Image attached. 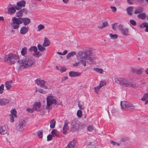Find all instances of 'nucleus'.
Masks as SVG:
<instances>
[{
	"instance_id": "nucleus-24",
	"label": "nucleus",
	"mask_w": 148,
	"mask_h": 148,
	"mask_svg": "<svg viewBox=\"0 0 148 148\" xmlns=\"http://www.w3.org/2000/svg\"><path fill=\"white\" fill-rule=\"evenodd\" d=\"M50 42L48 39L45 38L42 45L43 47H47L49 46L50 45Z\"/></svg>"
},
{
	"instance_id": "nucleus-11",
	"label": "nucleus",
	"mask_w": 148,
	"mask_h": 148,
	"mask_svg": "<svg viewBox=\"0 0 148 148\" xmlns=\"http://www.w3.org/2000/svg\"><path fill=\"white\" fill-rule=\"evenodd\" d=\"M25 1L22 0L17 3L16 5L15 6V8L17 10H20L22 7H24L25 4Z\"/></svg>"
},
{
	"instance_id": "nucleus-34",
	"label": "nucleus",
	"mask_w": 148,
	"mask_h": 148,
	"mask_svg": "<svg viewBox=\"0 0 148 148\" xmlns=\"http://www.w3.org/2000/svg\"><path fill=\"white\" fill-rule=\"evenodd\" d=\"M45 28V26L42 24H40L37 26V31L40 32Z\"/></svg>"
},
{
	"instance_id": "nucleus-48",
	"label": "nucleus",
	"mask_w": 148,
	"mask_h": 148,
	"mask_svg": "<svg viewBox=\"0 0 148 148\" xmlns=\"http://www.w3.org/2000/svg\"><path fill=\"white\" fill-rule=\"evenodd\" d=\"M111 144H112L113 145L116 146V145L119 146L120 143H118L114 142L113 141L111 140L110 141Z\"/></svg>"
},
{
	"instance_id": "nucleus-32",
	"label": "nucleus",
	"mask_w": 148,
	"mask_h": 148,
	"mask_svg": "<svg viewBox=\"0 0 148 148\" xmlns=\"http://www.w3.org/2000/svg\"><path fill=\"white\" fill-rule=\"evenodd\" d=\"M93 70L95 71L100 74H102L103 72L104 71L102 69L95 68H94Z\"/></svg>"
},
{
	"instance_id": "nucleus-5",
	"label": "nucleus",
	"mask_w": 148,
	"mask_h": 148,
	"mask_svg": "<svg viewBox=\"0 0 148 148\" xmlns=\"http://www.w3.org/2000/svg\"><path fill=\"white\" fill-rule=\"evenodd\" d=\"M78 59L80 61L83 66H85L86 65V60H91V58L90 57L87 56L86 52H83L81 54L80 57L78 58Z\"/></svg>"
},
{
	"instance_id": "nucleus-33",
	"label": "nucleus",
	"mask_w": 148,
	"mask_h": 148,
	"mask_svg": "<svg viewBox=\"0 0 148 148\" xmlns=\"http://www.w3.org/2000/svg\"><path fill=\"white\" fill-rule=\"evenodd\" d=\"M78 106L80 109L83 110L84 109V104L83 103H80V101L78 103Z\"/></svg>"
},
{
	"instance_id": "nucleus-4",
	"label": "nucleus",
	"mask_w": 148,
	"mask_h": 148,
	"mask_svg": "<svg viewBox=\"0 0 148 148\" xmlns=\"http://www.w3.org/2000/svg\"><path fill=\"white\" fill-rule=\"evenodd\" d=\"M19 58V57L18 55L12 53L6 55L4 57L5 60L9 61L11 64H14L15 62V61Z\"/></svg>"
},
{
	"instance_id": "nucleus-39",
	"label": "nucleus",
	"mask_w": 148,
	"mask_h": 148,
	"mask_svg": "<svg viewBox=\"0 0 148 148\" xmlns=\"http://www.w3.org/2000/svg\"><path fill=\"white\" fill-rule=\"evenodd\" d=\"M29 50L30 51H33L34 52H36L37 51V48L36 46H33L31 47Z\"/></svg>"
},
{
	"instance_id": "nucleus-64",
	"label": "nucleus",
	"mask_w": 148,
	"mask_h": 148,
	"mask_svg": "<svg viewBox=\"0 0 148 148\" xmlns=\"http://www.w3.org/2000/svg\"><path fill=\"white\" fill-rule=\"evenodd\" d=\"M62 0L64 3H66L68 2L69 0Z\"/></svg>"
},
{
	"instance_id": "nucleus-28",
	"label": "nucleus",
	"mask_w": 148,
	"mask_h": 148,
	"mask_svg": "<svg viewBox=\"0 0 148 148\" xmlns=\"http://www.w3.org/2000/svg\"><path fill=\"white\" fill-rule=\"evenodd\" d=\"M27 49L26 47H23L21 51V53L22 55L23 56H25L27 54Z\"/></svg>"
},
{
	"instance_id": "nucleus-15",
	"label": "nucleus",
	"mask_w": 148,
	"mask_h": 148,
	"mask_svg": "<svg viewBox=\"0 0 148 148\" xmlns=\"http://www.w3.org/2000/svg\"><path fill=\"white\" fill-rule=\"evenodd\" d=\"M9 99L5 98L0 99V106H5L9 103Z\"/></svg>"
},
{
	"instance_id": "nucleus-18",
	"label": "nucleus",
	"mask_w": 148,
	"mask_h": 148,
	"mask_svg": "<svg viewBox=\"0 0 148 148\" xmlns=\"http://www.w3.org/2000/svg\"><path fill=\"white\" fill-rule=\"evenodd\" d=\"M81 73L77 72H74L73 71H71L69 73V75L71 77H77L80 75Z\"/></svg>"
},
{
	"instance_id": "nucleus-36",
	"label": "nucleus",
	"mask_w": 148,
	"mask_h": 148,
	"mask_svg": "<svg viewBox=\"0 0 148 148\" xmlns=\"http://www.w3.org/2000/svg\"><path fill=\"white\" fill-rule=\"evenodd\" d=\"M11 114L10 115L14 116V117H16V112L15 109H13L11 110Z\"/></svg>"
},
{
	"instance_id": "nucleus-43",
	"label": "nucleus",
	"mask_w": 148,
	"mask_h": 148,
	"mask_svg": "<svg viewBox=\"0 0 148 148\" xmlns=\"http://www.w3.org/2000/svg\"><path fill=\"white\" fill-rule=\"evenodd\" d=\"M77 116L79 118L81 117L82 116V112L81 110H78L77 113Z\"/></svg>"
},
{
	"instance_id": "nucleus-21",
	"label": "nucleus",
	"mask_w": 148,
	"mask_h": 148,
	"mask_svg": "<svg viewBox=\"0 0 148 148\" xmlns=\"http://www.w3.org/2000/svg\"><path fill=\"white\" fill-rule=\"evenodd\" d=\"M31 21L30 19L28 18H22V23H23L25 25H26L30 23Z\"/></svg>"
},
{
	"instance_id": "nucleus-46",
	"label": "nucleus",
	"mask_w": 148,
	"mask_h": 148,
	"mask_svg": "<svg viewBox=\"0 0 148 148\" xmlns=\"http://www.w3.org/2000/svg\"><path fill=\"white\" fill-rule=\"evenodd\" d=\"M4 90V85L3 84H1L0 86V94H2Z\"/></svg>"
},
{
	"instance_id": "nucleus-27",
	"label": "nucleus",
	"mask_w": 148,
	"mask_h": 148,
	"mask_svg": "<svg viewBox=\"0 0 148 148\" xmlns=\"http://www.w3.org/2000/svg\"><path fill=\"white\" fill-rule=\"evenodd\" d=\"M16 8L14 7H11L8 8V11L9 14H13L16 11Z\"/></svg>"
},
{
	"instance_id": "nucleus-26",
	"label": "nucleus",
	"mask_w": 148,
	"mask_h": 148,
	"mask_svg": "<svg viewBox=\"0 0 148 148\" xmlns=\"http://www.w3.org/2000/svg\"><path fill=\"white\" fill-rule=\"evenodd\" d=\"M41 107V104L39 102H35L33 106V108L36 110H39Z\"/></svg>"
},
{
	"instance_id": "nucleus-52",
	"label": "nucleus",
	"mask_w": 148,
	"mask_h": 148,
	"mask_svg": "<svg viewBox=\"0 0 148 148\" xmlns=\"http://www.w3.org/2000/svg\"><path fill=\"white\" fill-rule=\"evenodd\" d=\"M90 56L91 57H92L95 55V53L92 51H90L89 52Z\"/></svg>"
},
{
	"instance_id": "nucleus-2",
	"label": "nucleus",
	"mask_w": 148,
	"mask_h": 148,
	"mask_svg": "<svg viewBox=\"0 0 148 148\" xmlns=\"http://www.w3.org/2000/svg\"><path fill=\"white\" fill-rule=\"evenodd\" d=\"M47 105L46 109L49 110L51 109L52 104H56L57 100L55 97L52 95H48L47 97Z\"/></svg>"
},
{
	"instance_id": "nucleus-56",
	"label": "nucleus",
	"mask_w": 148,
	"mask_h": 148,
	"mask_svg": "<svg viewBox=\"0 0 148 148\" xmlns=\"http://www.w3.org/2000/svg\"><path fill=\"white\" fill-rule=\"evenodd\" d=\"M38 92L40 93L45 94L46 92L42 89H39L38 90Z\"/></svg>"
},
{
	"instance_id": "nucleus-14",
	"label": "nucleus",
	"mask_w": 148,
	"mask_h": 148,
	"mask_svg": "<svg viewBox=\"0 0 148 148\" xmlns=\"http://www.w3.org/2000/svg\"><path fill=\"white\" fill-rule=\"evenodd\" d=\"M13 82L12 80L7 81L5 83V88L7 90H10L12 87Z\"/></svg>"
},
{
	"instance_id": "nucleus-50",
	"label": "nucleus",
	"mask_w": 148,
	"mask_h": 148,
	"mask_svg": "<svg viewBox=\"0 0 148 148\" xmlns=\"http://www.w3.org/2000/svg\"><path fill=\"white\" fill-rule=\"evenodd\" d=\"M52 136L51 135H49L47 136V141L51 140L52 139Z\"/></svg>"
},
{
	"instance_id": "nucleus-38",
	"label": "nucleus",
	"mask_w": 148,
	"mask_h": 148,
	"mask_svg": "<svg viewBox=\"0 0 148 148\" xmlns=\"http://www.w3.org/2000/svg\"><path fill=\"white\" fill-rule=\"evenodd\" d=\"M37 47L39 50L41 51H43L45 49V48L44 47L41 45L38 44L37 45Z\"/></svg>"
},
{
	"instance_id": "nucleus-16",
	"label": "nucleus",
	"mask_w": 148,
	"mask_h": 148,
	"mask_svg": "<svg viewBox=\"0 0 148 148\" xmlns=\"http://www.w3.org/2000/svg\"><path fill=\"white\" fill-rule=\"evenodd\" d=\"M27 10L25 8L23 9L16 12V16L18 17H21L22 16L23 13H25V14H27Z\"/></svg>"
},
{
	"instance_id": "nucleus-3",
	"label": "nucleus",
	"mask_w": 148,
	"mask_h": 148,
	"mask_svg": "<svg viewBox=\"0 0 148 148\" xmlns=\"http://www.w3.org/2000/svg\"><path fill=\"white\" fill-rule=\"evenodd\" d=\"M22 18L13 17L12 19L11 25L14 29H17L19 27V25L22 23Z\"/></svg>"
},
{
	"instance_id": "nucleus-35",
	"label": "nucleus",
	"mask_w": 148,
	"mask_h": 148,
	"mask_svg": "<svg viewBox=\"0 0 148 148\" xmlns=\"http://www.w3.org/2000/svg\"><path fill=\"white\" fill-rule=\"evenodd\" d=\"M51 135L53 137L55 136H58L57 131L56 129H53L52 130L51 132Z\"/></svg>"
},
{
	"instance_id": "nucleus-55",
	"label": "nucleus",
	"mask_w": 148,
	"mask_h": 148,
	"mask_svg": "<svg viewBox=\"0 0 148 148\" xmlns=\"http://www.w3.org/2000/svg\"><path fill=\"white\" fill-rule=\"evenodd\" d=\"M110 7L113 12H116V9L115 7L111 6Z\"/></svg>"
},
{
	"instance_id": "nucleus-41",
	"label": "nucleus",
	"mask_w": 148,
	"mask_h": 148,
	"mask_svg": "<svg viewBox=\"0 0 148 148\" xmlns=\"http://www.w3.org/2000/svg\"><path fill=\"white\" fill-rule=\"evenodd\" d=\"M147 99H148V93L144 95L143 97L141 99V100L143 101H145Z\"/></svg>"
},
{
	"instance_id": "nucleus-7",
	"label": "nucleus",
	"mask_w": 148,
	"mask_h": 148,
	"mask_svg": "<svg viewBox=\"0 0 148 148\" xmlns=\"http://www.w3.org/2000/svg\"><path fill=\"white\" fill-rule=\"evenodd\" d=\"M35 81L37 84L40 87L43 88L45 89L48 88V87L45 85L46 82L44 80L39 79H36Z\"/></svg>"
},
{
	"instance_id": "nucleus-53",
	"label": "nucleus",
	"mask_w": 148,
	"mask_h": 148,
	"mask_svg": "<svg viewBox=\"0 0 148 148\" xmlns=\"http://www.w3.org/2000/svg\"><path fill=\"white\" fill-rule=\"evenodd\" d=\"M120 142L121 143L122 142H124L125 140V138L124 136H122L120 138Z\"/></svg>"
},
{
	"instance_id": "nucleus-9",
	"label": "nucleus",
	"mask_w": 148,
	"mask_h": 148,
	"mask_svg": "<svg viewBox=\"0 0 148 148\" xmlns=\"http://www.w3.org/2000/svg\"><path fill=\"white\" fill-rule=\"evenodd\" d=\"M118 28L121 31V33L124 36H126L128 35L129 32V30L127 28H124L121 25H120L118 26Z\"/></svg>"
},
{
	"instance_id": "nucleus-19",
	"label": "nucleus",
	"mask_w": 148,
	"mask_h": 148,
	"mask_svg": "<svg viewBox=\"0 0 148 148\" xmlns=\"http://www.w3.org/2000/svg\"><path fill=\"white\" fill-rule=\"evenodd\" d=\"M69 122L67 121H64V125L63 128V133L64 134H66L67 131L68 130L69 127L68 125Z\"/></svg>"
},
{
	"instance_id": "nucleus-63",
	"label": "nucleus",
	"mask_w": 148,
	"mask_h": 148,
	"mask_svg": "<svg viewBox=\"0 0 148 148\" xmlns=\"http://www.w3.org/2000/svg\"><path fill=\"white\" fill-rule=\"evenodd\" d=\"M138 13H139V10H138V9H137V10H136L134 12V14H138Z\"/></svg>"
},
{
	"instance_id": "nucleus-1",
	"label": "nucleus",
	"mask_w": 148,
	"mask_h": 148,
	"mask_svg": "<svg viewBox=\"0 0 148 148\" xmlns=\"http://www.w3.org/2000/svg\"><path fill=\"white\" fill-rule=\"evenodd\" d=\"M35 60L32 57L27 56L17 61L19 67L21 69H25L31 67L35 62Z\"/></svg>"
},
{
	"instance_id": "nucleus-57",
	"label": "nucleus",
	"mask_w": 148,
	"mask_h": 148,
	"mask_svg": "<svg viewBox=\"0 0 148 148\" xmlns=\"http://www.w3.org/2000/svg\"><path fill=\"white\" fill-rule=\"evenodd\" d=\"M116 25L117 24L115 23L112 26V29L115 31L116 30V27H117Z\"/></svg>"
},
{
	"instance_id": "nucleus-10",
	"label": "nucleus",
	"mask_w": 148,
	"mask_h": 148,
	"mask_svg": "<svg viewBox=\"0 0 148 148\" xmlns=\"http://www.w3.org/2000/svg\"><path fill=\"white\" fill-rule=\"evenodd\" d=\"M124 81H123L122 85H124L126 87H134V85L131 83V80L124 78Z\"/></svg>"
},
{
	"instance_id": "nucleus-58",
	"label": "nucleus",
	"mask_w": 148,
	"mask_h": 148,
	"mask_svg": "<svg viewBox=\"0 0 148 148\" xmlns=\"http://www.w3.org/2000/svg\"><path fill=\"white\" fill-rule=\"evenodd\" d=\"M10 121L11 122H13L14 121V116L10 115Z\"/></svg>"
},
{
	"instance_id": "nucleus-51",
	"label": "nucleus",
	"mask_w": 148,
	"mask_h": 148,
	"mask_svg": "<svg viewBox=\"0 0 148 148\" xmlns=\"http://www.w3.org/2000/svg\"><path fill=\"white\" fill-rule=\"evenodd\" d=\"M130 22L131 24L134 26L136 24V22L133 20H130Z\"/></svg>"
},
{
	"instance_id": "nucleus-61",
	"label": "nucleus",
	"mask_w": 148,
	"mask_h": 148,
	"mask_svg": "<svg viewBox=\"0 0 148 148\" xmlns=\"http://www.w3.org/2000/svg\"><path fill=\"white\" fill-rule=\"evenodd\" d=\"M79 62H78L75 63H74L73 64V66H77L79 65Z\"/></svg>"
},
{
	"instance_id": "nucleus-29",
	"label": "nucleus",
	"mask_w": 148,
	"mask_h": 148,
	"mask_svg": "<svg viewBox=\"0 0 148 148\" xmlns=\"http://www.w3.org/2000/svg\"><path fill=\"white\" fill-rule=\"evenodd\" d=\"M76 54V52L74 51H72L68 53L66 55V58L69 59L71 57H73Z\"/></svg>"
},
{
	"instance_id": "nucleus-47",
	"label": "nucleus",
	"mask_w": 148,
	"mask_h": 148,
	"mask_svg": "<svg viewBox=\"0 0 148 148\" xmlns=\"http://www.w3.org/2000/svg\"><path fill=\"white\" fill-rule=\"evenodd\" d=\"M38 136L40 138H42V132L41 131H39L38 132Z\"/></svg>"
},
{
	"instance_id": "nucleus-40",
	"label": "nucleus",
	"mask_w": 148,
	"mask_h": 148,
	"mask_svg": "<svg viewBox=\"0 0 148 148\" xmlns=\"http://www.w3.org/2000/svg\"><path fill=\"white\" fill-rule=\"evenodd\" d=\"M94 128V127L93 125H90L87 127L88 130L90 132L92 131Z\"/></svg>"
},
{
	"instance_id": "nucleus-6",
	"label": "nucleus",
	"mask_w": 148,
	"mask_h": 148,
	"mask_svg": "<svg viewBox=\"0 0 148 148\" xmlns=\"http://www.w3.org/2000/svg\"><path fill=\"white\" fill-rule=\"evenodd\" d=\"M25 121L23 119H21L16 124V129L19 132L22 131L24 130L23 126Z\"/></svg>"
},
{
	"instance_id": "nucleus-8",
	"label": "nucleus",
	"mask_w": 148,
	"mask_h": 148,
	"mask_svg": "<svg viewBox=\"0 0 148 148\" xmlns=\"http://www.w3.org/2000/svg\"><path fill=\"white\" fill-rule=\"evenodd\" d=\"M121 104L122 108H130L131 109H133L134 108L132 104L125 101H121Z\"/></svg>"
},
{
	"instance_id": "nucleus-25",
	"label": "nucleus",
	"mask_w": 148,
	"mask_h": 148,
	"mask_svg": "<svg viewBox=\"0 0 148 148\" xmlns=\"http://www.w3.org/2000/svg\"><path fill=\"white\" fill-rule=\"evenodd\" d=\"M139 27L141 28L146 27L145 31L148 32V23L144 22L139 25Z\"/></svg>"
},
{
	"instance_id": "nucleus-59",
	"label": "nucleus",
	"mask_w": 148,
	"mask_h": 148,
	"mask_svg": "<svg viewBox=\"0 0 148 148\" xmlns=\"http://www.w3.org/2000/svg\"><path fill=\"white\" fill-rule=\"evenodd\" d=\"M68 79V77L66 76H64L62 79V81H64Z\"/></svg>"
},
{
	"instance_id": "nucleus-44",
	"label": "nucleus",
	"mask_w": 148,
	"mask_h": 148,
	"mask_svg": "<svg viewBox=\"0 0 148 148\" xmlns=\"http://www.w3.org/2000/svg\"><path fill=\"white\" fill-rule=\"evenodd\" d=\"M107 25V22H105L103 23L102 26H99L98 27V28L99 29H101L105 27H106Z\"/></svg>"
},
{
	"instance_id": "nucleus-54",
	"label": "nucleus",
	"mask_w": 148,
	"mask_h": 148,
	"mask_svg": "<svg viewBox=\"0 0 148 148\" xmlns=\"http://www.w3.org/2000/svg\"><path fill=\"white\" fill-rule=\"evenodd\" d=\"M34 109L27 108L26 110L28 112L32 113L34 111Z\"/></svg>"
},
{
	"instance_id": "nucleus-13",
	"label": "nucleus",
	"mask_w": 148,
	"mask_h": 148,
	"mask_svg": "<svg viewBox=\"0 0 148 148\" xmlns=\"http://www.w3.org/2000/svg\"><path fill=\"white\" fill-rule=\"evenodd\" d=\"M8 130V127L7 125L0 126V134H4L6 133Z\"/></svg>"
},
{
	"instance_id": "nucleus-17",
	"label": "nucleus",
	"mask_w": 148,
	"mask_h": 148,
	"mask_svg": "<svg viewBox=\"0 0 148 148\" xmlns=\"http://www.w3.org/2000/svg\"><path fill=\"white\" fill-rule=\"evenodd\" d=\"M143 9L142 8H139V18L144 19L146 17V15L145 13H143Z\"/></svg>"
},
{
	"instance_id": "nucleus-62",
	"label": "nucleus",
	"mask_w": 148,
	"mask_h": 148,
	"mask_svg": "<svg viewBox=\"0 0 148 148\" xmlns=\"http://www.w3.org/2000/svg\"><path fill=\"white\" fill-rule=\"evenodd\" d=\"M68 51L66 50H64L62 53V55H64L66 54L67 53Z\"/></svg>"
},
{
	"instance_id": "nucleus-31",
	"label": "nucleus",
	"mask_w": 148,
	"mask_h": 148,
	"mask_svg": "<svg viewBox=\"0 0 148 148\" xmlns=\"http://www.w3.org/2000/svg\"><path fill=\"white\" fill-rule=\"evenodd\" d=\"M56 121L53 119H51L50 121V127L51 128L54 127L56 124Z\"/></svg>"
},
{
	"instance_id": "nucleus-37",
	"label": "nucleus",
	"mask_w": 148,
	"mask_h": 148,
	"mask_svg": "<svg viewBox=\"0 0 148 148\" xmlns=\"http://www.w3.org/2000/svg\"><path fill=\"white\" fill-rule=\"evenodd\" d=\"M109 36L112 39H114L118 38V36L116 34H109Z\"/></svg>"
},
{
	"instance_id": "nucleus-20",
	"label": "nucleus",
	"mask_w": 148,
	"mask_h": 148,
	"mask_svg": "<svg viewBox=\"0 0 148 148\" xmlns=\"http://www.w3.org/2000/svg\"><path fill=\"white\" fill-rule=\"evenodd\" d=\"M29 29L28 27L23 26L21 28L20 32L22 34H25L28 32Z\"/></svg>"
},
{
	"instance_id": "nucleus-60",
	"label": "nucleus",
	"mask_w": 148,
	"mask_h": 148,
	"mask_svg": "<svg viewBox=\"0 0 148 148\" xmlns=\"http://www.w3.org/2000/svg\"><path fill=\"white\" fill-rule=\"evenodd\" d=\"M132 72L133 73H136L137 72L136 71V69H134V68H133L132 69Z\"/></svg>"
},
{
	"instance_id": "nucleus-23",
	"label": "nucleus",
	"mask_w": 148,
	"mask_h": 148,
	"mask_svg": "<svg viewBox=\"0 0 148 148\" xmlns=\"http://www.w3.org/2000/svg\"><path fill=\"white\" fill-rule=\"evenodd\" d=\"M76 143L75 141H71L69 142L67 146L65 148H73L75 146Z\"/></svg>"
},
{
	"instance_id": "nucleus-45",
	"label": "nucleus",
	"mask_w": 148,
	"mask_h": 148,
	"mask_svg": "<svg viewBox=\"0 0 148 148\" xmlns=\"http://www.w3.org/2000/svg\"><path fill=\"white\" fill-rule=\"evenodd\" d=\"M106 84V82L105 81H100L99 86L101 88L103 86L105 85Z\"/></svg>"
},
{
	"instance_id": "nucleus-49",
	"label": "nucleus",
	"mask_w": 148,
	"mask_h": 148,
	"mask_svg": "<svg viewBox=\"0 0 148 148\" xmlns=\"http://www.w3.org/2000/svg\"><path fill=\"white\" fill-rule=\"evenodd\" d=\"M101 88L99 86L94 87V88L95 90V92L96 93H98Z\"/></svg>"
},
{
	"instance_id": "nucleus-12",
	"label": "nucleus",
	"mask_w": 148,
	"mask_h": 148,
	"mask_svg": "<svg viewBox=\"0 0 148 148\" xmlns=\"http://www.w3.org/2000/svg\"><path fill=\"white\" fill-rule=\"evenodd\" d=\"M71 125L72 128L74 129V131H77L78 130L79 128V123L77 121L73 120L71 123Z\"/></svg>"
},
{
	"instance_id": "nucleus-42",
	"label": "nucleus",
	"mask_w": 148,
	"mask_h": 148,
	"mask_svg": "<svg viewBox=\"0 0 148 148\" xmlns=\"http://www.w3.org/2000/svg\"><path fill=\"white\" fill-rule=\"evenodd\" d=\"M33 56L36 57L38 58L41 55V54L39 51H36L33 54Z\"/></svg>"
},
{
	"instance_id": "nucleus-22",
	"label": "nucleus",
	"mask_w": 148,
	"mask_h": 148,
	"mask_svg": "<svg viewBox=\"0 0 148 148\" xmlns=\"http://www.w3.org/2000/svg\"><path fill=\"white\" fill-rule=\"evenodd\" d=\"M115 82L117 83L122 85L123 82V81L124 80V78L121 77H115L114 79Z\"/></svg>"
},
{
	"instance_id": "nucleus-30",
	"label": "nucleus",
	"mask_w": 148,
	"mask_h": 148,
	"mask_svg": "<svg viewBox=\"0 0 148 148\" xmlns=\"http://www.w3.org/2000/svg\"><path fill=\"white\" fill-rule=\"evenodd\" d=\"M133 8L132 7H129L127 9V11L128 14L131 15L132 14V12L133 10Z\"/></svg>"
}]
</instances>
